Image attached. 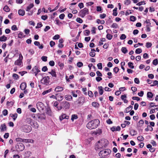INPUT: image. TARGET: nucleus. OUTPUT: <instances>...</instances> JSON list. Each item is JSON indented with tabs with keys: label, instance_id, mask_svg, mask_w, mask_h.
Wrapping results in <instances>:
<instances>
[{
	"label": "nucleus",
	"instance_id": "nucleus-56",
	"mask_svg": "<svg viewBox=\"0 0 158 158\" xmlns=\"http://www.w3.org/2000/svg\"><path fill=\"white\" fill-rule=\"evenodd\" d=\"M152 44L151 43L149 42H147L146 44V46L148 48H150L151 47Z\"/></svg>",
	"mask_w": 158,
	"mask_h": 158
},
{
	"label": "nucleus",
	"instance_id": "nucleus-34",
	"mask_svg": "<svg viewBox=\"0 0 158 158\" xmlns=\"http://www.w3.org/2000/svg\"><path fill=\"white\" fill-rule=\"evenodd\" d=\"M144 123V121L143 120H140L139 122V123L137 125L139 127H141L143 124Z\"/></svg>",
	"mask_w": 158,
	"mask_h": 158
},
{
	"label": "nucleus",
	"instance_id": "nucleus-25",
	"mask_svg": "<svg viewBox=\"0 0 158 158\" xmlns=\"http://www.w3.org/2000/svg\"><path fill=\"white\" fill-rule=\"evenodd\" d=\"M34 6V5L33 3L30 4L27 7L26 10L27 11H29Z\"/></svg>",
	"mask_w": 158,
	"mask_h": 158
},
{
	"label": "nucleus",
	"instance_id": "nucleus-2",
	"mask_svg": "<svg viewBox=\"0 0 158 158\" xmlns=\"http://www.w3.org/2000/svg\"><path fill=\"white\" fill-rule=\"evenodd\" d=\"M99 121L98 119H95L92 120L88 123L87 125V127L90 129H94L98 126Z\"/></svg>",
	"mask_w": 158,
	"mask_h": 158
},
{
	"label": "nucleus",
	"instance_id": "nucleus-44",
	"mask_svg": "<svg viewBox=\"0 0 158 158\" xmlns=\"http://www.w3.org/2000/svg\"><path fill=\"white\" fill-rule=\"evenodd\" d=\"M145 4L146 3L145 2V1H143L141 2H139V3H138L136 4V5L138 6H140L142 5L143 4Z\"/></svg>",
	"mask_w": 158,
	"mask_h": 158
},
{
	"label": "nucleus",
	"instance_id": "nucleus-17",
	"mask_svg": "<svg viewBox=\"0 0 158 158\" xmlns=\"http://www.w3.org/2000/svg\"><path fill=\"white\" fill-rule=\"evenodd\" d=\"M18 13L19 15L23 16L25 15V11L23 10L20 9L19 10Z\"/></svg>",
	"mask_w": 158,
	"mask_h": 158
},
{
	"label": "nucleus",
	"instance_id": "nucleus-35",
	"mask_svg": "<svg viewBox=\"0 0 158 158\" xmlns=\"http://www.w3.org/2000/svg\"><path fill=\"white\" fill-rule=\"evenodd\" d=\"M48 73L50 74L52 77H56V72L52 70L51 71L49 72Z\"/></svg>",
	"mask_w": 158,
	"mask_h": 158
},
{
	"label": "nucleus",
	"instance_id": "nucleus-36",
	"mask_svg": "<svg viewBox=\"0 0 158 158\" xmlns=\"http://www.w3.org/2000/svg\"><path fill=\"white\" fill-rule=\"evenodd\" d=\"M77 114H73L72 116L71 119L73 121L74 119H77Z\"/></svg>",
	"mask_w": 158,
	"mask_h": 158
},
{
	"label": "nucleus",
	"instance_id": "nucleus-52",
	"mask_svg": "<svg viewBox=\"0 0 158 158\" xmlns=\"http://www.w3.org/2000/svg\"><path fill=\"white\" fill-rule=\"evenodd\" d=\"M152 63H153V64L155 65H157L158 64V61L157 59H155L154 60H153Z\"/></svg>",
	"mask_w": 158,
	"mask_h": 158
},
{
	"label": "nucleus",
	"instance_id": "nucleus-57",
	"mask_svg": "<svg viewBox=\"0 0 158 158\" xmlns=\"http://www.w3.org/2000/svg\"><path fill=\"white\" fill-rule=\"evenodd\" d=\"M130 10H127L125 13V15L126 16H127L129 15L130 14H131V11Z\"/></svg>",
	"mask_w": 158,
	"mask_h": 158
},
{
	"label": "nucleus",
	"instance_id": "nucleus-59",
	"mask_svg": "<svg viewBox=\"0 0 158 158\" xmlns=\"http://www.w3.org/2000/svg\"><path fill=\"white\" fill-rule=\"evenodd\" d=\"M78 6L80 9H81L84 7V4L82 2L79 3L78 5Z\"/></svg>",
	"mask_w": 158,
	"mask_h": 158
},
{
	"label": "nucleus",
	"instance_id": "nucleus-18",
	"mask_svg": "<svg viewBox=\"0 0 158 158\" xmlns=\"http://www.w3.org/2000/svg\"><path fill=\"white\" fill-rule=\"evenodd\" d=\"M38 118L40 119H45V114H40L38 115Z\"/></svg>",
	"mask_w": 158,
	"mask_h": 158
},
{
	"label": "nucleus",
	"instance_id": "nucleus-42",
	"mask_svg": "<svg viewBox=\"0 0 158 158\" xmlns=\"http://www.w3.org/2000/svg\"><path fill=\"white\" fill-rule=\"evenodd\" d=\"M137 139L140 141H143L144 139L143 137L142 136H139L137 138Z\"/></svg>",
	"mask_w": 158,
	"mask_h": 158
},
{
	"label": "nucleus",
	"instance_id": "nucleus-41",
	"mask_svg": "<svg viewBox=\"0 0 158 158\" xmlns=\"http://www.w3.org/2000/svg\"><path fill=\"white\" fill-rule=\"evenodd\" d=\"M121 50L122 52L124 53H126L127 52V50L125 47H123L122 48Z\"/></svg>",
	"mask_w": 158,
	"mask_h": 158
},
{
	"label": "nucleus",
	"instance_id": "nucleus-64",
	"mask_svg": "<svg viewBox=\"0 0 158 158\" xmlns=\"http://www.w3.org/2000/svg\"><path fill=\"white\" fill-rule=\"evenodd\" d=\"M131 3V1L130 0H126L124 1V4L128 5L129 4Z\"/></svg>",
	"mask_w": 158,
	"mask_h": 158
},
{
	"label": "nucleus",
	"instance_id": "nucleus-9",
	"mask_svg": "<svg viewBox=\"0 0 158 158\" xmlns=\"http://www.w3.org/2000/svg\"><path fill=\"white\" fill-rule=\"evenodd\" d=\"M63 99V96L60 94H56V99L58 101H60Z\"/></svg>",
	"mask_w": 158,
	"mask_h": 158
},
{
	"label": "nucleus",
	"instance_id": "nucleus-15",
	"mask_svg": "<svg viewBox=\"0 0 158 158\" xmlns=\"http://www.w3.org/2000/svg\"><path fill=\"white\" fill-rule=\"evenodd\" d=\"M27 87L26 83L25 82L22 83L20 86V89L23 90H25Z\"/></svg>",
	"mask_w": 158,
	"mask_h": 158
},
{
	"label": "nucleus",
	"instance_id": "nucleus-58",
	"mask_svg": "<svg viewBox=\"0 0 158 158\" xmlns=\"http://www.w3.org/2000/svg\"><path fill=\"white\" fill-rule=\"evenodd\" d=\"M118 25L116 23H113L111 26V27L113 28H116L118 27Z\"/></svg>",
	"mask_w": 158,
	"mask_h": 158
},
{
	"label": "nucleus",
	"instance_id": "nucleus-55",
	"mask_svg": "<svg viewBox=\"0 0 158 158\" xmlns=\"http://www.w3.org/2000/svg\"><path fill=\"white\" fill-rule=\"evenodd\" d=\"M38 25L36 26L35 28H39L40 27H42L43 26L42 24L40 22L39 23L37 24Z\"/></svg>",
	"mask_w": 158,
	"mask_h": 158
},
{
	"label": "nucleus",
	"instance_id": "nucleus-33",
	"mask_svg": "<svg viewBox=\"0 0 158 158\" xmlns=\"http://www.w3.org/2000/svg\"><path fill=\"white\" fill-rule=\"evenodd\" d=\"M55 21L56 22V24L58 25H60L62 24V23L59 21L58 18H56Z\"/></svg>",
	"mask_w": 158,
	"mask_h": 158
},
{
	"label": "nucleus",
	"instance_id": "nucleus-20",
	"mask_svg": "<svg viewBox=\"0 0 158 158\" xmlns=\"http://www.w3.org/2000/svg\"><path fill=\"white\" fill-rule=\"evenodd\" d=\"M34 44L35 45L38 46L39 48L40 49H42L43 48L42 45H40V42H39L35 41L34 43Z\"/></svg>",
	"mask_w": 158,
	"mask_h": 158
},
{
	"label": "nucleus",
	"instance_id": "nucleus-29",
	"mask_svg": "<svg viewBox=\"0 0 158 158\" xmlns=\"http://www.w3.org/2000/svg\"><path fill=\"white\" fill-rule=\"evenodd\" d=\"M117 8L115 7L113 10V15L114 16H116L117 15L118 13L117 12Z\"/></svg>",
	"mask_w": 158,
	"mask_h": 158
},
{
	"label": "nucleus",
	"instance_id": "nucleus-38",
	"mask_svg": "<svg viewBox=\"0 0 158 158\" xmlns=\"http://www.w3.org/2000/svg\"><path fill=\"white\" fill-rule=\"evenodd\" d=\"M63 42V40H59L60 44L58 45V47L59 48H62L64 46L62 44Z\"/></svg>",
	"mask_w": 158,
	"mask_h": 158
},
{
	"label": "nucleus",
	"instance_id": "nucleus-16",
	"mask_svg": "<svg viewBox=\"0 0 158 158\" xmlns=\"http://www.w3.org/2000/svg\"><path fill=\"white\" fill-rule=\"evenodd\" d=\"M85 98L83 97H80L78 99V104H83L84 102Z\"/></svg>",
	"mask_w": 158,
	"mask_h": 158
},
{
	"label": "nucleus",
	"instance_id": "nucleus-24",
	"mask_svg": "<svg viewBox=\"0 0 158 158\" xmlns=\"http://www.w3.org/2000/svg\"><path fill=\"white\" fill-rule=\"evenodd\" d=\"M31 153L30 151H27L25 152L24 156L29 158L31 156Z\"/></svg>",
	"mask_w": 158,
	"mask_h": 158
},
{
	"label": "nucleus",
	"instance_id": "nucleus-51",
	"mask_svg": "<svg viewBox=\"0 0 158 158\" xmlns=\"http://www.w3.org/2000/svg\"><path fill=\"white\" fill-rule=\"evenodd\" d=\"M48 16L47 15H42L41 17V18L42 19L44 20H45L47 19L48 18Z\"/></svg>",
	"mask_w": 158,
	"mask_h": 158
},
{
	"label": "nucleus",
	"instance_id": "nucleus-3",
	"mask_svg": "<svg viewBox=\"0 0 158 158\" xmlns=\"http://www.w3.org/2000/svg\"><path fill=\"white\" fill-rule=\"evenodd\" d=\"M111 151L109 149H106L101 151L99 153L100 156H106L111 153Z\"/></svg>",
	"mask_w": 158,
	"mask_h": 158
},
{
	"label": "nucleus",
	"instance_id": "nucleus-32",
	"mask_svg": "<svg viewBox=\"0 0 158 158\" xmlns=\"http://www.w3.org/2000/svg\"><path fill=\"white\" fill-rule=\"evenodd\" d=\"M18 37L19 38L22 39L25 37V35L22 32H20L18 35Z\"/></svg>",
	"mask_w": 158,
	"mask_h": 158
},
{
	"label": "nucleus",
	"instance_id": "nucleus-4",
	"mask_svg": "<svg viewBox=\"0 0 158 158\" xmlns=\"http://www.w3.org/2000/svg\"><path fill=\"white\" fill-rule=\"evenodd\" d=\"M22 130L25 132L28 133L31 130V127L27 125H24L22 127Z\"/></svg>",
	"mask_w": 158,
	"mask_h": 158
},
{
	"label": "nucleus",
	"instance_id": "nucleus-31",
	"mask_svg": "<svg viewBox=\"0 0 158 158\" xmlns=\"http://www.w3.org/2000/svg\"><path fill=\"white\" fill-rule=\"evenodd\" d=\"M147 97L149 98H152L153 96L152 93L151 92H148L147 94Z\"/></svg>",
	"mask_w": 158,
	"mask_h": 158
},
{
	"label": "nucleus",
	"instance_id": "nucleus-40",
	"mask_svg": "<svg viewBox=\"0 0 158 158\" xmlns=\"http://www.w3.org/2000/svg\"><path fill=\"white\" fill-rule=\"evenodd\" d=\"M96 28L95 27H93L92 28V29L91 30V32L92 34H96Z\"/></svg>",
	"mask_w": 158,
	"mask_h": 158
},
{
	"label": "nucleus",
	"instance_id": "nucleus-53",
	"mask_svg": "<svg viewBox=\"0 0 158 158\" xmlns=\"http://www.w3.org/2000/svg\"><path fill=\"white\" fill-rule=\"evenodd\" d=\"M60 36L59 35H56L53 37V40H58L60 38Z\"/></svg>",
	"mask_w": 158,
	"mask_h": 158
},
{
	"label": "nucleus",
	"instance_id": "nucleus-30",
	"mask_svg": "<svg viewBox=\"0 0 158 158\" xmlns=\"http://www.w3.org/2000/svg\"><path fill=\"white\" fill-rule=\"evenodd\" d=\"M3 10L6 12H8L10 11V9L7 5H6L4 7Z\"/></svg>",
	"mask_w": 158,
	"mask_h": 158
},
{
	"label": "nucleus",
	"instance_id": "nucleus-27",
	"mask_svg": "<svg viewBox=\"0 0 158 158\" xmlns=\"http://www.w3.org/2000/svg\"><path fill=\"white\" fill-rule=\"evenodd\" d=\"M98 89H99V92L100 95H102L103 94V90L102 89V87L101 86L98 87Z\"/></svg>",
	"mask_w": 158,
	"mask_h": 158
},
{
	"label": "nucleus",
	"instance_id": "nucleus-23",
	"mask_svg": "<svg viewBox=\"0 0 158 158\" xmlns=\"http://www.w3.org/2000/svg\"><path fill=\"white\" fill-rule=\"evenodd\" d=\"M133 107L131 106H130L129 107L127 108L125 110L126 113H128L130 112L132 109Z\"/></svg>",
	"mask_w": 158,
	"mask_h": 158
},
{
	"label": "nucleus",
	"instance_id": "nucleus-13",
	"mask_svg": "<svg viewBox=\"0 0 158 158\" xmlns=\"http://www.w3.org/2000/svg\"><path fill=\"white\" fill-rule=\"evenodd\" d=\"M63 90V88L62 87L58 86L55 88V91L56 92H61Z\"/></svg>",
	"mask_w": 158,
	"mask_h": 158
},
{
	"label": "nucleus",
	"instance_id": "nucleus-46",
	"mask_svg": "<svg viewBox=\"0 0 158 158\" xmlns=\"http://www.w3.org/2000/svg\"><path fill=\"white\" fill-rule=\"evenodd\" d=\"M142 52V50L140 48L137 49L135 51V52L137 54H139L141 53Z\"/></svg>",
	"mask_w": 158,
	"mask_h": 158
},
{
	"label": "nucleus",
	"instance_id": "nucleus-45",
	"mask_svg": "<svg viewBox=\"0 0 158 158\" xmlns=\"http://www.w3.org/2000/svg\"><path fill=\"white\" fill-rule=\"evenodd\" d=\"M136 20V18L134 16H131L130 18V20L132 22L135 21Z\"/></svg>",
	"mask_w": 158,
	"mask_h": 158
},
{
	"label": "nucleus",
	"instance_id": "nucleus-48",
	"mask_svg": "<svg viewBox=\"0 0 158 158\" xmlns=\"http://www.w3.org/2000/svg\"><path fill=\"white\" fill-rule=\"evenodd\" d=\"M90 33V31L89 30H86L84 31V34L85 35H88Z\"/></svg>",
	"mask_w": 158,
	"mask_h": 158
},
{
	"label": "nucleus",
	"instance_id": "nucleus-37",
	"mask_svg": "<svg viewBox=\"0 0 158 158\" xmlns=\"http://www.w3.org/2000/svg\"><path fill=\"white\" fill-rule=\"evenodd\" d=\"M52 88H50L48 90L44 91L42 93V94L44 95L45 94L50 92L52 91Z\"/></svg>",
	"mask_w": 158,
	"mask_h": 158
},
{
	"label": "nucleus",
	"instance_id": "nucleus-43",
	"mask_svg": "<svg viewBox=\"0 0 158 158\" xmlns=\"http://www.w3.org/2000/svg\"><path fill=\"white\" fill-rule=\"evenodd\" d=\"M13 77L14 79L17 80L19 78V76L16 74L14 73L13 75Z\"/></svg>",
	"mask_w": 158,
	"mask_h": 158
},
{
	"label": "nucleus",
	"instance_id": "nucleus-47",
	"mask_svg": "<svg viewBox=\"0 0 158 158\" xmlns=\"http://www.w3.org/2000/svg\"><path fill=\"white\" fill-rule=\"evenodd\" d=\"M130 134L132 135H134L136 134V132L134 130H132L130 131Z\"/></svg>",
	"mask_w": 158,
	"mask_h": 158
},
{
	"label": "nucleus",
	"instance_id": "nucleus-61",
	"mask_svg": "<svg viewBox=\"0 0 158 158\" xmlns=\"http://www.w3.org/2000/svg\"><path fill=\"white\" fill-rule=\"evenodd\" d=\"M97 66L98 68L99 69H102V64L101 63H99L97 64Z\"/></svg>",
	"mask_w": 158,
	"mask_h": 158
},
{
	"label": "nucleus",
	"instance_id": "nucleus-5",
	"mask_svg": "<svg viewBox=\"0 0 158 158\" xmlns=\"http://www.w3.org/2000/svg\"><path fill=\"white\" fill-rule=\"evenodd\" d=\"M89 14V10L88 9L85 8L80 11V16L82 18H83L85 16Z\"/></svg>",
	"mask_w": 158,
	"mask_h": 158
},
{
	"label": "nucleus",
	"instance_id": "nucleus-7",
	"mask_svg": "<svg viewBox=\"0 0 158 158\" xmlns=\"http://www.w3.org/2000/svg\"><path fill=\"white\" fill-rule=\"evenodd\" d=\"M49 77L48 76L45 77L41 80V82L44 84L47 85L49 83Z\"/></svg>",
	"mask_w": 158,
	"mask_h": 158
},
{
	"label": "nucleus",
	"instance_id": "nucleus-49",
	"mask_svg": "<svg viewBox=\"0 0 158 158\" xmlns=\"http://www.w3.org/2000/svg\"><path fill=\"white\" fill-rule=\"evenodd\" d=\"M106 37L108 40H111L112 38V35L109 34H107L106 35Z\"/></svg>",
	"mask_w": 158,
	"mask_h": 158
},
{
	"label": "nucleus",
	"instance_id": "nucleus-10",
	"mask_svg": "<svg viewBox=\"0 0 158 158\" xmlns=\"http://www.w3.org/2000/svg\"><path fill=\"white\" fill-rule=\"evenodd\" d=\"M61 106L66 108H68L69 107V103L68 102L64 101L62 102L61 103Z\"/></svg>",
	"mask_w": 158,
	"mask_h": 158
},
{
	"label": "nucleus",
	"instance_id": "nucleus-12",
	"mask_svg": "<svg viewBox=\"0 0 158 158\" xmlns=\"http://www.w3.org/2000/svg\"><path fill=\"white\" fill-rule=\"evenodd\" d=\"M111 130L113 132L114 131H119L120 130V127L119 126H117V127H113L111 129Z\"/></svg>",
	"mask_w": 158,
	"mask_h": 158
},
{
	"label": "nucleus",
	"instance_id": "nucleus-22",
	"mask_svg": "<svg viewBox=\"0 0 158 158\" xmlns=\"http://www.w3.org/2000/svg\"><path fill=\"white\" fill-rule=\"evenodd\" d=\"M6 126L5 124H2L1 126V131H6Z\"/></svg>",
	"mask_w": 158,
	"mask_h": 158
},
{
	"label": "nucleus",
	"instance_id": "nucleus-14",
	"mask_svg": "<svg viewBox=\"0 0 158 158\" xmlns=\"http://www.w3.org/2000/svg\"><path fill=\"white\" fill-rule=\"evenodd\" d=\"M69 118L68 116L64 114H61L60 117V120L61 121L64 119H68Z\"/></svg>",
	"mask_w": 158,
	"mask_h": 158
},
{
	"label": "nucleus",
	"instance_id": "nucleus-26",
	"mask_svg": "<svg viewBox=\"0 0 158 158\" xmlns=\"http://www.w3.org/2000/svg\"><path fill=\"white\" fill-rule=\"evenodd\" d=\"M18 114L17 113H15L14 114H10V117H11L13 118V120L14 121H15L16 119V118H17Z\"/></svg>",
	"mask_w": 158,
	"mask_h": 158
},
{
	"label": "nucleus",
	"instance_id": "nucleus-54",
	"mask_svg": "<svg viewBox=\"0 0 158 158\" xmlns=\"http://www.w3.org/2000/svg\"><path fill=\"white\" fill-rule=\"evenodd\" d=\"M83 64L81 62H79L77 63V66L79 67H81L83 66Z\"/></svg>",
	"mask_w": 158,
	"mask_h": 158
},
{
	"label": "nucleus",
	"instance_id": "nucleus-60",
	"mask_svg": "<svg viewBox=\"0 0 158 158\" xmlns=\"http://www.w3.org/2000/svg\"><path fill=\"white\" fill-rule=\"evenodd\" d=\"M64 17H65V15L64 14H60L59 16V17L60 19H64Z\"/></svg>",
	"mask_w": 158,
	"mask_h": 158
},
{
	"label": "nucleus",
	"instance_id": "nucleus-6",
	"mask_svg": "<svg viewBox=\"0 0 158 158\" xmlns=\"http://www.w3.org/2000/svg\"><path fill=\"white\" fill-rule=\"evenodd\" d=\"M16 148L18 151H22L25 148L24 145L22 143H19L16 145Z\"/></svg>",
	"mask_w": 158,
	"mask_h": 158
},
{
	"label": "nucleus",
	"instance_id": "nucleus-39",
	"mask_svg": "<svg viewBox=\"0 0 158 158\" xmlns=\"http://www.w3.org/2000/svg\"><path fill=\"white\" fill-rule=\"evenodd\" d=\"M76 21L77 22L80 23H82L83 22V20L81 18L78 17L77 18Z\"/></svg>",
	"mask_w": 158,
	"mask_h": 158
},
{
	"label": "nucleus",
	"instance_id": "nucleus-21",
	"mask_svg": "<svg viewBox=\"0 0 158 158\" xmlns=\"http://www.w3.org/2000/svg\"><path fill=\"white\" fill-rule=\"evenodd\" d=\"M65 99L68 101H70L73 99L72 96L70 95H67L65 96Z\"/></svg>",
	"mask_w": 158,
	"mask_h": 158
},
{
	"label": "nucleus",
	"instance_id": "nucleus-50",
	"mask_svg": "<svg viewBox=\"0 0 158 158\" xmlns=\"http://www.w3.org/2000/svg\"><path fill=\"white\" fill-rule=\"evenodd\" d=\"M133 64L132 62H129L128 64V66L131 69H133L134 66L133 65Z\"/></svg>",
	"mask_w": 158,
	"mask_h": 158
},
{
	"label": "nucleus",
	"instance_id": "nucleus-28",
	"mask_svg": "<svg viewBox=\"0 0 158 158\" xmlns=\"http://www.w3.org/2000/svg\"><path fill=\"white\" fill-rule=\"evenodd\" d=\"M32 71L34 73H36V72H40V70H39L37 67L35 66L32 69Z\"/></svg>",
	"mask_w": 158,
	"mask_h": 158
},
{
	"label": "nucleus",
	"instance_id": "nucleus-62",
	"mask_svg": "<svg viewBox=\"0 0 158 158\" xmlns=\"http://www.w3.org/2000/svg\"><path fill=\"white\" fill-rule=\"evenodd\" d=\"M119 68L117 67H115L113 69L114 71L116 73H117L118 72V71H119Z\"/></svg>",
	"mask_w": 158,
	"mask_h": 158
},
{
	"label": "nucleus",
	"instance_id": "nucleus-11",
	"mask_svg": "<svg viewBox=\"0 0 158 158\" xmlns=\"http://www.w3.org/2000/svg\"><path fill=\"white\" fill-rule=\"evenodd\" d=\"M22 59H21V57L20 56L19 57V59H18L17 60L15 61V64L18 65H21L22 63Z\"/></svg>",
	"mask_w": 158,
	"mask_h": 158
},
{
	"label": "nucleus",
	"instance_id": "nucleus-63",
	"mask_svg": "<svg viewBox=\"0 0 158 158\" xmlns=\"http://www.w3.org/2000/svg\"><path fill=\"white\" fill-rule=\"evenodd\" d=\"M11 29L12 30H14V31H16L18 30V28H17L16 25H13L11 27Z\"/></svg>",
	"mask_w": 158,
	"mask_h": 158
},
{
	"label": "nucleus",
	"instance_id": "nucleus-8",
	"mask_svg": "<svg viewBox=\"0 0 158 158\" xmlns=\"http://www.w3.org/2000/svg\"><path fill=\"white\" fill-rule=\"evenodd\" d=\"M36 106L38 109L40 111L43 110L44 107V104L41 102H38L36 104Z\"/></svg>",
	"mask_w": 158,
	"mask_h": 158
},
{
	"label": "nucleus",
	"instance_id": "nucleus-19",
	"mask_svg": "<svg viewBox=\"0 0 158 158\" xmlns=\"http://www.w3.org/2000/svg\"><path fill=\"white\" fill-rule=\"evenodd\" d=\"M46 113L49 115L51 116L52 114L51 109L49 108H47L46 109Z\"/></svg>",
	"mask_w": 158,
	"mask_h": 158
},
{
	"label": "nucleus",
	"instance_id": "nucleus-1",
	"mask_svg": "<svg viewBox=\"0 0 158 158\" xmlns=\"http://www.w3.org/2000/svg\"><path fill=\"white\" fill-rule=\"evenodd\" d=\"M108 141L105 139H102L98 141L95 145V149L96 150H101L105 148L108 144Z\"/></svg>",
	"mask_w": 158,
	"mask_h": 158
}]
</instances>
